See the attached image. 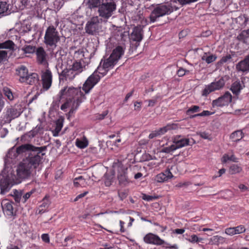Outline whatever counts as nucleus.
Segmentation results:
<instances>
[{
    "label": "nucleus",
    "instance_id": "c85d7f7f",
    "mask_svg": "<svg viewBox=\"0 0 249 249\" xmlns=\"http://www.w3.org/2000/svg\"><path fill=\"white\" fill-rule=\"evenodd\" d=\"M242 84H244L243 82H241L239 80H237L232 84L231 90L234 94L237 95L239 94L243 89Z\"/></svg>",
    "mask_w": 249,
    "mask_h": 249
},
{
    "label": "nucleus",
    "instance_id": "6e6552de",
    "mask_svg": "<svg viewBox=\"0 0 249 249\" xmlns=\"http://www.w3.org/2000/svg\"><path fill=\"white\" fill-rule=\"evenodd\" d=\"M82 93L79 89L73 87H65L62 89L59 93L58 96L59 100L63 98L64 96L67 97V99H76L77 97H80V94Z\"/></svg>",
    "mask_w": 249,
    "mask_h": 249
},
{
    "label": "nucleus",
    "instance_id": "423d86ee",
    "mask_svg": "<svg viewBox=\"0 0 249 249\" xmlns=\"http://www.w3.org/2000/svg\"><path fill=\"white\" fill-rule=\"evenodd\" d=\"M14 184L13 179L9 175L0 174V194L5 195L8 192Z\"/></svg>",
    "mask_w": 249,
    "mask_h": 249
},
{
    "label": "nucleus",
    "instance_id": "6e6d98bb",
    "mask_svg": "<svg viewBox=\"0 0 249 249\" xmlns=\"http://www.w3.org/2000/svg\"><path fill=\"white\" fill-rule=\"evenodd\" d=\"M198 135L200 136V137L204 139H207L209 140H211L212 139V137L211 136V135H210L209 133L206 132H199Z\"/></svg>",
    "mask_w": 249,
    "mask_h": 249
},
{
    "label": "nucleus",
    "instance_id": "0e129e2a",
    "mask_svg": "<svg viewBox=\"0 0 249 249\" xmlns=\"http://www.w3.org/2000/svg\"><path fill=\"white\" fill-rule=\"evenodd\" d=\"M225 233L230 235H233L234 234H236V232H235V230L234 227L226 229L225 230Z\"/></svg>",
    "mask_w": 249,
    "mask_h": 249
},
{
    "label": "nucleus",
    "instance_id": "774afa93",
    "mask_svg": "<svg viewBox=\"0 0 249 249\" xmlns=\"http://www.w3.org/2000/svg\"><path fill=\"white\" fill-rule=\"evenodd\" d=\"M214 112H212L208 110H204L201 113H200V116H207L214 114Z\"/></svg>",
    "mask_w": 249,
    "mask_h": 249
},
{
    "label": "nucleus",
    "instance_id": "c03bdc74",
    "mask_svg": "<svg viewBox=\"0 0 249 249\" xmlns=\"http://www.w3.org/2000/svg\"><path fill=\"white\" fill-rule=\"evenodd\" d=\"M88 145V142L87 141H81L78 139L76 140V145L80 148H84L86 147Z\"/></svg>",
    "mask_w": 249,
    "mask_h": 249
},
{
    "label": "nucleus",
    "instance_id": "f03ea898",
    "mask_svg": "<svg viewBox=\"0 0 249 249\" xmlns=\"http://www.w3.org/2000/svg\"><path fill=\"white\" fill-rule=\"evenodd\" d=\"M31 159H24L18 165L17 172L16 183H20L22 180L29 178L34 170L36 169L42 164L43 160Z\"/></svg>",
    "mask_w": 249,
    "mask_h": 249
},
{
    "label": "nucleus",
    "instance_id": "4c0bfd02",
    "mask_svg": "<svg viewBox=\"0 0 249 249\" xmlns=\"http://www.w3.org/2000/svg\"><path fill=\"white\" fill-rule=\"evenodd\" d=\"M12 196H13L15 201L17 203H19L20 201L21 196H22V191H18L17 190H14L13 194Z\"/></svg>",
    "mask_w": 249,
    "mask_h": 249
},
{
    "label": "nucleus",
    "instance_id": "9b49d317",
    "mask_svg": "<svg viewBox=\"0 0 249 249\" xmlns=\"http://www.w3.org/2000/svg\"><path fill=\"white\" fill-rule=\"evenodd\" d=\"M99 16H94L90 18L86 24L85 30L89 35H94L99 29L100 23Z\"/></svg>",
    "mask_w": 249,
    "mask_h": 249
},
{
    "label": "nucleus",
    "instance_id": "4be33fe9",
    "mask_svg": "<svg viewBox=\"0 0 249 249\" xmlns=\"http://www.w3.org/2000/svg\"><path fill=\"white\" fill-rule=\"evenodd\" d=\"M80 97H77L76 99L72 100L71 108L69 112V114H72L83 102V99L85 98V95L83 93H80Z\"/></svg>",
    "mask_w": 249,
    "mask_h": 249
},
{
    "label": "nucleus",
    "instance_id": "20e7f679",
    "mask_svg": "<svg viewBox=\"0 0 249 249\" xmlns=\"http://www.w3.org/2000/svg\"><path fill=\"white\" fill-rule=\"evenodd\" d=\"M59 33L53 26H49L46 30L44 36V43L50 47H56V44L60 41Z\"/></svg>",
    "mask_w": 249,
    "mask_h": 249
},
{
    "label": "nucleus",
    "instance_id": "b1692460",
    "mask_svg": "<svg viewBox=\"0 0 249 249\" xmlns=\"http://www.w3.org/2000/svg\"><path fill=\"white\" fill-rule=\"evenodd\" d=\"M124 50L123 47L118 46L115 49H114L110 54V58H112L114 61H115L116 62L118 61V60L121 57V56L124 54Z\"/></svg>",
    "mask_w": 249,
    "mask_h": 249
},
{
    "label": "nucleus",
    "instance_id": "1a4fd4ad",
    "mask_svg": "<svg viewBox=\"0 0 249 249\" xmlns=\"http://www.w3.org/2000/svg\"><path fill=\"white\" fill-rule=\"evenodd\" d=\"M225 84V81L223 77L220 78L217 81L211 83L210 85L206 86L203 90L202 96H207L212 92L222 89L224 86Z\"/></svg>",
    "mask_w": 249,
    "mask_h": 249
},
{
    "label": "nucleus",
    "instance_id": "338daca9",
    "mask_svg": "<svg viewBox=\"0 0 249 249\" xmlns=\"http://www.w3.org/2000/svg\"><path fill=\"white\" fill-rule=\"evenodd\" d=\"M42 240L45 243H49L50 238L48 234L44 233L41 235Z\"/></svg>",
    "mask_w": 249,
    "mask_h": 249
},
{
    "label": "nucleus",
    "instance_id": "bf43d9fd",
    "mask_svg": "<svg viewBox=\"0 0 249 249\" xmlns=\"http://www.w3.org/2000/svg\"><path fill=\"white\" fill-rule=\"evenodd\" d=\"M180 4L184 5L196 1L197 0H177Z\"/></svg>",
    "mask_w": 249,
    "mask_h": 249
},
{
    "label": "nucleus",
    "instance_id": "de8ad7c7",
    "mask_svg": "<svg viewBox=\"0 0 249 249\" xmlns=\"http://www.w3.org/2000/svg\"><path fill=\"white\" fill-rule=\"evenodd\" d=\"M174 166H173V165H172L171 166H168L167 167V169L165 170V171L162 173H163L165 175V176L166 177V178L167 179L171 178L173 177V176L172 174L171 173L170 170L171 169H172V168H173V167Z\"/></svg>",
    "mask_w": 249,
    "mask_h": 249
},
{
    "label": "nucleus",
    "instance_id": "393cba45",
    "mask_svg": "<svg viewBox=\"0 0 249 249\" xmlns=\"http://www.w3.org/2000/svg\"><path fill=\"white\" fill-rule=\"evenodd\" d=\"M18 49V47L11 40H7L0 43V49H8L15 51Z\"/></svg>",
    "mask_w": 249,
    "mask_h": 249
},
{
    "label": "nucleus",
    "instance_id": "2f4dec72",
    "mask_svg": "<svg viewBox=\"0 0 249 249\" xmlns=\"http://www.w3.org/2000/svg\"><path fill=\"white\" fill-rule=\"evenodd\" d=\"M244 136V134L241 130L234 131L230 135V139L232 141L238 142L240 141Z\"/></svg>",
    "mask_w": 249,
    "mask_h": 249
},
{
    "label": "nucleus",
    "instance_id": "7ed1b4c3",
    "mask_svg": "<svg viewBox=\"0 0 249 249\" xmlns=\"http://www.w3.org/2000/svg\"><path fill=\"white\" fill-rule=\"evenodd\" d=\"M47 149L46 146L36 147L30 143L22 144L17 147L16 153L14 156L17 157L18 155L27 152V156L24 159L30 157L31 159L36 158L39 160H43L44 156L45 155L44 152Z\"/></svg>",
    "mask_w": 249,
    "mask_h": 249
},
{
    "label": "nucleus",
    "instance_id": "f8f14e48",
    "mask_svg": "<svg viewBox=\"0 0 249 249\" xmlns=\"http://www.w3.org/2000/svg\"><path fill=\"white\" fill-rule=\"evenodd\" d=\"M143 241L146 244L157 246H160L163 244L169 245V243L165 242L158 235L151 232L146 234L144 236Z\"/></svg>",
    "mask_w": 249,
    "mask_h": 249
},
{
    "label": "nucleus",
    "instance_id": "2eb2a0df",
    "mask_svg": "<svg viewBox=\"0 0 249 249\" xmlns=\"http://www.w3.org/2000/svg\"><path fill=\"white\" fill-rule=\"evenodd\" d=\"M21 112L20 109H18L14 107L8 108L4 116L5 123L8 124L11 123L12 120L19 117Z\"/></svg>",
    "mask_w": 249,
    "mask_h": 249
},
{
    "label": "nucleus",
    "instance_id": "3c124183",
    "mask_svg": "<svg viewBox=\"0 0 249 249\" xmlns=\"http://www.w3.org/2000/svg\"><path fill=\"white\" fill-rule=\"evenodd\" d=\"M159 198L158 196H152L147 195L144 194H142V198L143 200H146L147 201H152L153 200L157 199Z\"/></svg>",
    "mask_w": 249,
    "mask_h": 249
},
{
    "label": "nucleus",
    "instance_id": "09e8293b",
    "mask_svg": "<svg viewBox=\"0 0 249 249\" xmlns=\"http://www.w3.org/2000/svg\"><path fill=\"white\" fill-rule=\"evenodd\" d=\"M177 149L175 144H173L170 146L164 147L162 149V152L165 153H170V152L176 150Z\"/></svg>",
    "mask_w": 249,
    "mask_h": 249
},
{
    "label": "nucleus",
    "instance_id": "c756f323",
    "mask_svg": "<svg viewBox=\"0 0 249 249\" xmlns=\"http://www.w3.org/2000/svg\"><path fill=\"white\" fill-rule=\"evenodd\" d=\"M10 14L9 5L5 1H0V18Z\"/></svg>",
    "mask_w": 249,
    "mask_h": 249
},
{
    "label": "nucleus",
    "instance_id": "5fc2aeb1",
    "mask_svg": "<svg viewBox=\"0 0 249 249\" xmlns=\"http://www.w3.org/2000/svg\"><path fill=\"white\" fill-rule=\"evenodd\" d=\"M72 102L71 99H67V101L61 106V109L65 111V109L70 107Z\"/></svg>",
    "mask_w": 249,
    "mask_h": 249
},
{
    "label": "nucleus",
    "instance_id": "680f3d73",
    "mask_svg": "<svg viewBox=\"0 0 249 249\" xmlns=\"http://www.w3.org/2000/svg\"><path fill=\"white\" fill-rule=\"evenodd\" d=\"M230 55L231 56V60L232 62H234L237 61L238 60V55L237 53L234 52H231Z\"/></svg>",
    "mask_w": 249,
    "mask_h": 249
},
{
    "label": "nucleus",
    "instance_id": "58836bf2",
    "mask_svg": "<svg viewBox=\"0 0 249 249\" xmlns=\"http://www.w3.org/2000/svg\"><path fill=\"white\" fill-rule=\"evenodd\" d=\"M55 125V128L53 132L54 136H58V133L60 132L62 128L63 123L61 121L58 120L56 122Z\"/></svg>",
    "mask_w": 249,
    "mask_h": 249
},
{
    "label": "nucleus",
    "instance_id": "49530a36",
    "mask_svg": "<svg viewBox=\"0 0 249 249\" xmlns=\"http://www.w3.org/2000/svg\"><path fill=\"white\" fill-rule=\"evenodd\" d=\"M165 176V175L162 173H160L156 176L155 180L158 182H163L165 181L168 179Z\"/></svg>",
    "mask_w": 249,
    "mask_h": 249
},
{
    "label": "nucleus",
    "instance_id": "a19ab883",
    "mask_svg": "<svg viewBox=\"0 0 249 249\" xmlns=\"http://www.w3.org/2000/svg\"><path fill=\"white\" fill-rule=\"evenodd\" d=\"M242 170L241 167L240 166L233 164L230 168V173L231 175L240 173Z\"/></svg>",
    "mask_w": 249,
    "mask_h": 249
},
{
    "label": "nucleus",
    "instance_id": "a211bd4d",
    "mask_svg": "<svg viewBox=\"0 0 249 249\" xmlns=\"http://www.w3.org/2000/svg\"><path fill=\"white\" fill-rule=\"evenodd\" d=\"M59 79L63 81H71L77 74L71 68L64 69L61 72L58 71Z\"/></svg>",
    "mask_w": 249,
    "mask_h": 249
},
{
    "label": "nucleus",
    "instance_id": "0eeeda50",
    "mask_svg": "<svg viewBox=\"0 0 249 249\" xmlns=\"http://www.w3.org/2000/svg\"><path fill=\"white\" fill-rule=\"evenodd\" d=\"M143 31L142 26H137L133 28L130 35V40L135 42L134 44H131L132 52L136 50L137 47L139 46L140 42L143 38Z\"/></svg>",
    "mask_w": 249,
    "mask_h": 249
},
{
    "label": "nucleus",
    "instance_id": "6ab92c4d",
    "mask_svg": "<svg viewBox=\"0 0 249 249\" xmlns=\"http://www.w3.org/2000/svg\"><path fill=\"white\" fill-rule=\"evenodd\" d=\"M236 69L238 71L249 72V54L236 65Z\"/></svg>",
    "mask_w": 249,
    "mask_h": 249
},
{
    "label": "nucleus",
    "instance_id": "69168bd1",
    "mask_svg": "<svg viewBox=\"0 0 249 249\" xmlns=\"http://www.w3.org/2000/svg\"><path fill=\"white\" fill-rule=\"evenodd\" d=\"M226 172V169L225 168H222L219 170L218 172V175H215L212 178L213 179L216 178L217 177H219L221 176L223 174H224Z\"/></svg>",
    "mask_w": 249,
    "mask_h": 249
},
{
    "label": "nucleus",
    "instance_id": "5701e85b",
    "mask_svg": "<svg viewBox=\"0 0 249 249\" xmlns=\"http://www.w3.org/2000/svg\"><path fill=\"white\" fill-rule=\"evenodd\" d=\"M17 74L19 76V81L21 82H24V80L26 79V77L28 74V70L27 67L23 65H20L16 69Z\"/></svg>",
    "mask_w": 249,
    "mask_h": 249
},
{
    "label": "nucleus",
    "instance_id": "37998d69",
    "mask_svg": "<svg viewBox=\"0 0 249 249\" xmlns=\"http://www.w3.org/2000/svg\"><path fill=\"white\" fill-rule=\"evenodd\" d=\"M232 62L231 60V56L230 54L227 53L226 55L223 56L218 62L220 64L224 63H229Z\"/></svg>",
    "mask_w": 249,
    "mask_h": 249
},
{
    "label": "nucleus",
    "instance_id": "c9c22d12",
    "mask_svg": "<svg viewBox=\"0 0 249 249\" xmlns=\"http://www.w3.org/2000/svg\"><path fill=\"white\" fill-rule=\"evenodd\" d=\"M211 240L213 244L217 245L223 243L225 241L224 237L218 235L213 236Z\"/></svg>",
    "mask_w": 249,
    "mask_h": 249
},
{
    "label": "nucleus",
    "instance_id": "f257e3e1",
    "mask_svg": "<svg viewBox=\"0 0 249 249\" xmlns=\"http://www.w3.org/2000/svg\"><path fill=\"white\" fill-rule=\"evenodd\" d=\"M87 8L97 10L101 19L107 20L116 10V4L113 0H84Z\"/></svg>",
    "mask_w": 249,
    "mask_h": 249
},
{
    "label": "nucleus",
    "instance_id": "7c9ffc66",
    "mask_svg": "<svg viewBox=\"0 0 249 249\" xmlns=\"http://www.w3.org/2000/svg\"><path fill=\"white\" fill-rule=\"evenodd\" d=\"M115 36L119 37L118 40H124V38L128 36V32L125 31L121 27H117L114 31Z\"/></svg>",
    "mask_w": 249,
    "mask_h": 249
},
{
    "label": "nucleus",
    "instance_id": "8fccbe9b",
    "mask_svg": "<svg viewBox=\"0 0 249 249\" xmlns=\"http://www.w3.org/2000/svg\"><path fill=\"white\" fill-rule=\"evenodd\" d=\"M243 20V23H240L241 25H246L247 22L249 20V18L247 17L246 15H243L239 16L237 18V22H240V21Z\"/></svg>",
    "mask_w": 249,
    "mask_h": 249
},
{
    "label": "nucleus",
    "instance_id": "a18cd8bd",
    "mask_svg": "<svg viewBox=\"0 0 249 249\" xmlns=\"http://www.w3.org/2000/svg\"><path fill=\"white\" fill-rule=\"evenodd\" d=\"M228 160H231L235 162H237L238 161V159L233 155H232L231 156H229L226 155H224L223 156V162H226Z\"/></svg>",
    "mask_w": 249,
    "mask_h": 249
},
{
    "label": "nucleus",
    "instance_id": "f704fd0d",
    "mask_svg": "<svg viewBox=\"0 0 249 249\" xmlns=\"http://www.w3.org/2000/svg\"><path fill=\"white\" fill-rule=\"evenodd\" d=\"M21 50L24 52V53H33L36 51V47L32 45H25L23 48H21Z\"/></svg>",
    "mask_w": 249,
    "mask_h": 249
},
{
    "label": "nucleus",
    "instance_id": "603ef678",
    "mask_svg": "<svg viewBox=\"0 0 249 249\" xmlns=\"http://www.w3.org/2000/svg\"><path fill=\"white\" fill-rule=\"evenodd\" d=\"M200 111V107L198 106H193L190 107L186 111L187 114L190 113H195Z\"/></svg>",
    "mask_w": 249,
    "mask_h": 249
},
{
    "label": "nucleus",
    "instance_id": "ddd939ff",
    "mask_svg": "<svg viewBox=\"0 0 249 249\" xmlns=\"http://www.w3.org/2000/svg\"><path fill=\"white\" fill-rule=\"evenodd\" d=\"M178 128V125L176 124H169L166 126L152 131L149 135L148 138L152 139L155 137H158L164 134L167 131L171 130H175Z\"/></svg>",
    "mask_w": 249,
    "mask_h": 249
},
{
    "label": "nucleus",
    "instance_id": "412c9836",
    "mask_svg": "<svg viewBox=\"0 0 249 249\" xmlns=\"http://www.w3.org/2000/svg\"><path fill=\"white\" fill-rule=\"evenodd\" d=\"M36 52L37 60L38 63L44 65L48 64L47 60V53L42 47H40L38 48Z\"/></svg>",
    "mask_w": 249,
    "mask_h": 249
},
{
    "label": "nucleus",
    "instance_id": "4d7b16f0",
    "mask_svg": "<svg viewBox=\"0 0 249 249\" xmlns=\"http://www.w3.org/2000/svg\"><path fill=\"white\" fill-rule=\"evenodd\" d=\"M7 57V52L6 51H0V63H1L5 59H6Z\"/></svg>",
    "mask_w": 249,
    "mask_h": 249
},
{
    "label": "nucleus",
    "instance_id": "e433bc0d",
    "mask_svg": "<svg viewBox=\"0 0 249 249\" xmlns=\"http://www.w3.org/2000/svg\"><path fill=\"white\" fill-rule=\"evenodd\" d=\"M216 58V56L215 55L211 54L209 56H207V54L206 53L201 58L202 60L205 61L208 64H210L211 63L214 61Z\"/></svg>",
    "mask_w": 249,
    "mask_h": 249
},
{
    "label": "nucleus",
    "instance_id": "aec40b11",
    "mask_svg": "<svg viewBox=\"0 0 249 249\" xmlns=\"http://www.w3.org/2000/svg\"><path fill=\"white\" fill-rule=\"evenodd\" d=\"M12 203H13V202L7 200H3L1 203L2 211L4 214L8 216H13L15 214V213L14 212Z\"/></svg>",
    "mask_w": 249,
    "mask_h": 249
},
{
    "label": "nucleus",
    "instance_id": "13d9d810",
    "mask_svg": "<svg viewBox=\"0 0 249 249\" xmlns=\"http://www.w3.org/2000/svg\"><path fill=\"white\" fill-rule=\"evenodd\" d=\"M236 234H239L244 232L245 231V228L243 226L240 225L236 227H234Z\"/></svg>",
    "mask_w": 249,
    "mask_h": 249
},
{
    "label": "nucleus",
    "instance_id": "ea45409f",
    "mask_svg": "<svg viewBox=\"0 0 249 249\" xmlns=\"http://www.w3.org/2000/svg\"><path fill=\"white\" fill-rule=\"evenodd\" d=\"M187 240L189 241L191 243H198L199 242L202 243V241H203V238L201 237H198L196 235V234H192L190 237L189 239H187Z\"/></svg>",
    "mask_w": 249,
    "mask_h": 249
},
{
    "label": "nucleus",
    "instance_id": "39448f33",
    "mask_svg": "<svg viewBox=\"0 0 249 249\" xmlns=\"http://www.w3.org/2000/svg\"><path fill=\"white\" fill-rule=\"evenodd\" d=\"M174 10L173 7L169 4L158 5L152 11L150 15L151 22H154L157 19L165 15H169Z\"/></svg>",
    "mask_w": 249,
    "mask_h": 249
},
{
    "label": "nucleus",
    "instance_id": "864d4df0",
    "mask_svg": "<svg viewBox=\"0 0 249 249\" xmlns=\"http://www.w3.org/2000/svg\"><path fill=\"white\" fill-rule=\"evenodd\" d=\"M3 91L4 92L5 95L7 97V98L10 100H12L13 99V95L12 91L8 88H4L3 89Z\"/></svg>",
    "mask_w": 249,
    "mask_h": 249
},
{
    "label": "nucleus",
    "instance_id": "a878e982",
    "mask_svg": "<svg viewBox=\"0 0 249 249\" xmlns=\"http://www.w3.org/2000/svg\"><path fill=\"white\" fill-rule=\"evenodd\" d=\"M113 58H110V56L106 60H105L103 64V69L105 70V72H100L103 75H106L110 68H113L116 64V62L114 61Z\"/></svg>",
    "mask_w": 249,
    "mask_h": 249
},
{
    "label": "nucleus",
    "instance_id": "4468645a",
    "mask_svg": "<svg viewBox=\"0 0 249 249\" xmlns=\"http://www.w3.org/2000/svg\"><path fill=\"white\" fill-rule=\"evenodd\" d=\"M232 101V96L230 92L227 91L221 97L212 102L213 107H222L228 106Z\"/></svg>",
    "mask_w": 249,
    "mask_h": 249
},
{
    "label": "nucleus",
    "instance_id": "e2e57ef3",
    "mask_svg": "<svg viewBox=\"0 0 249 249\" xmlns=\"http://www.w3.org/2000/svg\"><path fill=\"white\" fill-rule=\"evenodd\" d=\"M108 110H106V111H104L101 114H97L96 115V119H98V120H100L104 119L105 118V117L108 114Z\"/></svg>",
    "mask_w": 249,
    "mask_h": 249
},
{
    "label": "nucleus",
    "instance_id": "72a5a7b5",
    "mask_svg": "<svg viewBox=\"0 0 249 249\" xmlns=\"http://www.w3.org/2000/svg\"><path fill=\"white\" fill-rule=\"evenodd\" d=\"M78 75L83 71V66L80 62L75 61L71 68Z\"/></svg>",
    "mask_w": 249,
    "mask_h": 249
},
{
    "label": "nucleus",
    "instance_id": "473e14b6",
    "mask_svg": "<svg viewBox=\"0 0 249 249\" xmlns=\"http://www.w3.org/2000/svg\"><path fill=\"white\" fill-rule=\"evenodd\" d=\"M237 39L243 43L249 44V36L246 30L242 31L237 36Z\"/></svg>",
    "mask_w": 249,
    "mask_h": 249
},
{
    "label": "nucleus",
    "instance_id": "bb28decb",
    "mask_svg": "<svg viewBox=\"0 0 249 249\" xmlns=\"http://www.w3.org/2000/svg\"><path fill=\"white\" fill-rule=\"evenodd\" d=\"M39 81V76L36 73L28 74L24 82L29 85H34L37 83Z\"/></svg>",
    "mask_w": 249,
    "mask_h": 249
},
{
    "label": "nucleus",
    "instance_id": "79ce46f5",
    "mask_svg": "<svg viewBox=\"0 0 249 249\" xmlns=\"http://www.w3.org/2000/svg\"><path fill=\"white\" fill-rule=\"evenodd\" d=\"M49 201L47 199H43L42 204L40 205V208L41 209L39 210V213H44L46 210L45 208H47L49 207Z\"/></svg>",
    "mask_w": 249,
    "mask_h": 249
},
{
    "label": "nucleus",
    "instance_id": "dca6fc26",
    "mask_svg": "<svg viewBox=\"0 0 249 249\" xmlns=\"http://www.w3.org/2000/svg\"><path fill=\"white\" fill-rule=\"evenodd\" d=\"M127 170L126 167L121 163L118 164L117 178L120 184L125 185L128 182Z\"/></svg>",
    "mask_w": 249,
    "mask_h": 249
},
{
    "label": "nucleus",
    "instance_id": "cd10ccee",
    "mask_svg": "<svg viewBox=\"0 0 249 249\" xmlns=\"http://www.w3.org/2000/svg\"><path fill=\"white\" fill-rule=\"evenodd\" d=\"M180 136H178V139L176 138L174 141V144L177 149L181 148L186 145H189V139L186 138H180Z\"/></svg>",
    "mask_w": 249,
    "mask_h": 249
},
{
    "label": "nucleus",
    "instance_id": "9d476101",
    "mask_svg": "<svg viewBox=\"0 0 249 249\" xmlns=\"http://www.w3.org/2000/svg\"><path fill=\"white\" fill-rule=\"evenodd\" d=\"M100 76L96 72H93L85 81L82 89L86 93H88L93 87L100 81Z\"/></svg>",
    "mask_w": 249,
    "mask_h": 249
},
{
    "label": "nucleus",
    "instance_id": "f3484780",
    "mask_svg": "<svg viewBox=\"0 0 249 249\" xmlns=\"http://www.w3.org/2000/svg\"><path fill=\"white\" fill-rule=\"evenodd\" d=\"M42 88L44 90H48L51 87L53 80L52 73L49 69H46L42 72L41 75Z\"/></svg>",
    "mask_w": 249,
    "mask_h": 249
},
{
    "label": "nucleus",
    "instance_id": "052dcab7",
    "mask_svg": "<svg viewBox=\"0 0 249 249\" xmlns=\"http://www.w3.org/2000/svg\"><path fill=\"white\" fill-rule=\"evenodd\" d=\"M189 71L185 70L182 68H180L177 71V74L178 76L181 77L184 76L186 72H189Z\"/></svg>",
    "mask_w": 249,
    "mask_h": 249
}]
</instances>
